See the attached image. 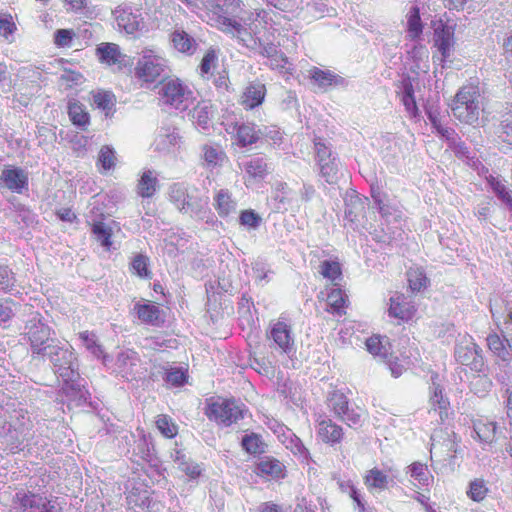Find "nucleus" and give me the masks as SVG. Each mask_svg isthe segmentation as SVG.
Listing matches in <instances>:
<instances>
[{
	"label": "nucleus",
	"instance_id": "5",
	"mask_svg": "<svg viewBox=\"0 0 512 512\" xmlns=\"http://www.w3.org/2000/svg\"><path fill=\"white\" fill-rule=\"evenodd\" d=\"M248 413L246 406L233 398L210 399L205 408V415L219 426L229 427L238 423Z\"/></svg>",
	"mask_w": 512,
	"mask_h": 512
},
{
	"label": "nucleus",
	"instance_id": "38",
	"mask_svg": "<svg viewBox=\"0 0 512 512\" xmlns=\"http://www.w3.org/2000/svg\"><path fill=\"white\" fill-rule=\"evenodd\" d=\"M157 188L158 179L154 171H144L137 184V194L143 198H150L156 193Z\"/></svg>",
	"mask_w": 512,
	"mask_h": 512
},
{
	"label": "nucleus",
	"instance_id": "35",
	"mask_svg": "<svg viewBox=\"0 0 512 512\" xmlns=\"http://www.w3.org/2000/svg\"><path fill=\"white\" fill-rule=\"evenodd\" d=\"M134 310L137 313L138 318L146 324L160 326L164 322L161 317V310L155 304H136Z\"/></svg>",
	"mask_w": 512,
	"mask_h": 512
},
{
	"label": "nucleus",
	"instance_id": "31",
	"mask_svg": "<svg viewBox=\"0 0 512 512\" xmlns=\"http://www.w3.org/2000/svg\"><path fill=\"white\" fill-rule=\"evenodd\" d=\"M255 472L260 476L284 478L286 470L284 464L278 459L272 456H264L257 462Z\"/></svg>",
	"mask_w": 512,
	"mask_h": 512
},
{
	"label": "nucleus",
	"instance_id": "18",
	"mask_svg": "<svg viewBox=\"0 0 512 512\" xmlns=\"http://www.w3.org/2000/svg\"><path fill=\"white\" fill-rule=\"evenodd\" d=\"M0 180L4 186L13 193L23 194L29 189V175L28 172L21 168L12 165L4 166Z\"/></svg>",
	"mask_w": 512,
	"mask_h": 512
},
{
	"label": "nucleus",
	"instance_id": "59",
	"mask_svg": "<svg viewBox=\"0 0 512 512\" xmlns=\"http://www.w3.org/2000/svg\"><path fill=\"white\" fill-rule=\"evenodd\" d=\"M136 447L134 449L135 453L140 456L141 459L145 461H151L154 451V446L150 439L142 434L136 442Z\"/></svg>",
	"mask_w": 512,
	"mask_h": 512
},
{
	"label": "nucleus",
	"instance_id": "12",
	"mask_svg": "<svg viewBox=\"0 0 512 512\" xmlns=\"http://www.w3.org/2000/svg\"><path fill=\"white\" fill-rule=\"evenodd\" d=\"M179 211L209 225H214L217 222L215 215L209 208L208 197L201 196L196 188L190 190L184 201V208L179 209Z\"/></svg>",
	"mask_w": 512,
	"mask_h": 512
},
{
	"label": "nucleus",
	"instance_id": "29",
	"mask_svg": "<svg viewBox=\"0 0 512 512\" xmlns=\"http://www.w3.org/2000/svg\"><path fill=\"white\" fill-rule=\"evenodd\" d=\"M240 167L253 180H263L271 169L267 159L262 156H254L243 161Z\"/></svg>",
	"mask_w": 512,
	"mask_h": 512
},
{
	"label": "nucleus",
	"instance_id": "10",
	"mask_svg": "<svg viewBox=\"0 0 512 512\" xmlns=\"http://www.w3.org/2000/svg\"><path fill=\"white\" fill-rule=\"evenodd\" d=\"M139 363L140 357L132 349L120 350L115 359L109 355H103V365L115 375L125 379L135 377Z\"/></svg>",
	"mask_w": 512,
	"mask_h": 512
},
{
	"label": "nucleus",
	"instance_id": "30",
	"mask_svg": "<svg viewBox=\"0 0 512 512\" xmlns=\"http://www.w3.org/2000/svg\"><path fill=\"white\" fill-rule=\"evenodd\" d=\"M202 166L209 171L221 167L227 159L226 153L218 145L205 144L201 147Z\"/></svg>",
	"mask_w": 512,
	"mask_h": 512
},
{
	"label": "nucleus",
	"instance_id": "33",
	"mask_svg": "<svg viewBox=\"0 0 512 512\" xmlns=\"http://www.w3.org/2000/svg\"><path fill=\"white\" fill-rule=\"evenodd\" d=\"M266 94V88L261 83H251L244 90L241 96L242 106L249 110L262 104Z\"/></svg>",
	"mask_w": 512,
	"mask_h": 512
},
{
	"label": "nucleus",
	"instance_id": "62",
	"mask_svg": "<svg viewBox=\"0 0 512 512\" xmlns=\"http://www.w3.org/2000/svg\"><path fill=\"white\" fill-rule=\"evenodd\" d=\"M148 257L138 254L131 262V270L141 278H151V271L148 269Z\"/></svg>",
	"mask_w": 512,
	"mask_h": 512
},
{
	"label": "nucleus",
	"instance_id": "21",
	"mask_svg": "<svg viewBox=\"0 0 512 512\" xmlns=\"http://www.w3.org/2000/svg\"><path fill=\"white\" fill-rule=\"evenodd\" d=\"M269 19V13L264 9H260L254 11L244 10V13L237 20L252 37H258L261 29L265 27Z\"/></svg>",
	"mask_w": 512,
	"mask_h": 512
},
{
	"label": "nucleus",
	"instance_id": "44",
	"mask_svg": "<svg viewBox=\"0 0 512 512\" xmlns=\"http://www.w3.org/2000/svg\"><path fill=\"white\" fill-rule=\"evenodd\" d=\"M320 175L328 184H334L338 179L339 160L338 158H329L326 161L317 163Z\"/></svg>",
	"mask_w": 512,
	"mask_h": 512
},
{
	"label": "nucleus",
	"instance_id": "23",
	"mask_svg": "<svg viewBox=\"0 0 512 512\" xmlns=\"http://www.w3.org/2000/svg\"><path fill=\"white\" fill-rule=\"evenodd\" d=\"M16 497L27 512H60V509L47 498L31 492H18Z\"/></svg>",
	"mask_w": 512,
	"mask_h": 512
},
{
	"label": "nucleus",
	"instance_id": "61",
	"mask_svg": "<svg viewBox=\"0 0 512 512\" xmlns=\"http://www.w3.org/2000/svg\"><path fill=\"white\" fill-rule=\"evenodd\" d=\"M364 211V205L358 196L352 197L350 202L346 203L345 218L350 222L359 221V216Z\"/></svg>",
	"mask_w": 512,
	"mask_h": 512
},
{
	"label": "nucleus",
	"instance_id": "17",
	"mask_svg": "<svg viewBox=\"0 0 512 512\" xmlns=\"http://www.w3.org/2000/svg\"><path fill=\"white\" fill-rule=\"evenodd\" d=\"M225 130L234 137L236 144L240 147L255 144L262 136H268L267 128L263 131L251 122L226 123Z\"/></svg>",
	"mask_w": 512,
	"mask_h": 512
},
{
	"label": "nucleus",
	"instance_id": "22",
	"mask_svg": "<svg viewBox=\"0 0 512 512\" xmlns=\"http://www.w3.org/2000/svg\"><path fill=\"white\" fill-rule=\"evenodd\" d=\"M96 55L100 63L107 66H125L126 55H124L119 45L110 42H102L96 47Z\"/></svg>",
	"mask_w": 512,
	"mask_h": 512
},
{
	"label": "nucleus",
	"instance_id": "47",
	"mask_svg": "<svg viewBox=\"0 0 512 512\" xmlns=\"http://www.w3.org/2000/svg\"><path fill=\"white\" fill-rule=\"evenodd\" d=\"M146 485L144 482H133V485L129 488V494L127 499L130 503H134L137 506H143L149 500V492L145 489Z\"/></svg>",
	"mask_w": 512,
	"mask_h": 512
},
{
	"label": "nucleus",
	"instance_id": "43",
	"mask_svg": "<svg viewBox=\"0 0 512 512\" xmlns=\"http://www.w3.org/2000/svg\"><path fill=\"white\" fill-rule=\"evenodd\" d=\"M240 226L247 231H256L262 225V217L253 209H245L240 211L238 218Z\"/></svg>",
	"mask_w": 512,
	"mask_h": 512
},
{
	"label": "nucleus",
	"instance_id": "13",
	"mask_svg": "<svg viewBox=\"0 0 512 512\" xmlns=\"http://www.w3.org/2000/svg\"><path fill=\"white\" fill-rule=\"evenodd\" d=\"M455 359L462 365L468 366L472 371L482 372L485 366L482 349L471 337L464 338L455 347Z\"/></svg>",
	"mask_w": 512,
	"mask_h": 512
},
{
	"label": "nucleus",
	"instance_id": "1",
	"mask_svg": "<svg viewBox=\"0 0 512 512\" xmlns=\"http://www.w3.org/2000/svg\"><path fill=\"white\" fill-rule=\"evenodd\" d=\"M39 356L50 360L55 373L63 381L61 390L69 400L78 404L86 402L89 393L84 386V379L79 375L78 363L70 344L51 340L45 353Z\"/></svg>",
	"mask_w": 512,
	"mask_h": 512
},
{
	"label": "nucleus",
	"instance_id": "50",
	"mask_svg": "<svg viewBox=\"0 0 512 512\" xmlns=\"http://www.w3.org/2000/svg\"><path fill=\"white\" fill-rule=\"evenodd\" d=\"M79 338L85 348L97 358L103 360V355H106L102 346L99 344L97 336L94 333L83 331L79 333Z\"/></svg>",
	"mask_w": 512,
	"mask_h": 512
},
{
	"label": "nucleus",
	"instance_id": "54",
	"mask_svg": "<svg viewBox=\"0 0 512 512\" xmlns=\"http://www.w3.org/2000/svg\"><path fill=\"white\" fill-rule=\"evenodd\" d=\"M218 63V55L214 49H209L204 54L199 69L200 75L203 78H208L213 75V70L217 66Z\"/></svg>",
	"mask_w": 512,
	"mask_h": 512
},
{
	"label": "nucleus",
	"instance_id": "64",
	"mask_svg": "<svg viewBox=\"0 0 512 512\" xmlns=\"http://www.w3.org/2000/svg\"><path fill=\"white\" fill-rule=\"evenodd\" d=\"M406 475L416 480H428L429 476L433 478L427 465L418 461L413 462L407 467Z\"/></svg>",
	"mask_w": 512,
	"mask_h": 512
},
{
	"label": "nucleus",
	"instance_id": "20",
	"mask_svg": "<svg viewBox=\"0 0 512 512\" xmlns=\"http://www.w3.org/2000/svg\"><path fill=\"white\" fill-rule=\"evenodd\" d=\"M182 144V137L178 128L172 126H162L158 129L154 146L160 152H174L179 149Z\"/></svg>",
	"mask_w": 512,
	"mask_h": 512
},
{
	"label": "nucleus",
	"instance_id": "58",
	"mask_svg": "<svg viewBox=\"0 0 512 512\" xmlns=\"http://www.w3.org/2000/svg\"><path fill=\"white\" fill-rule=\"evenodd\" d=\"M320 273L324 278L335 281L342 275L340 263L335 260H324L320 264Z\"/></svg>",
	"mask_w": 512,
	"mask_h": 512
},
{
	"label": "nucleus",
	"instance_id": "26",
	"mask_svg": "<svg viewBox=\"0 0 512 512\" xmlns=\"http://www.w3.org/2000/svg\"><path fill=\"white\" fill-rule=\"evenodd\" d=\"M434 43L440 53V62H445L451 55L454 47V32L451 27L441 25L434 32Z\"/></svg>",
	"mask_w": 512,
	"mask_h": 512
},
{
	"label": "nucleus",
	"instance_id": "7",
	"mask_svg": "<svg viewBox=\"0 0 512 512\" xmlns=\"http://www.w3.org/2000/svg\"><path fill=\"white\" fill-rule=\"evenodd\" d=\"M158 94L165 105L177 110H186L194 101V92L178 78L162 81Z\"/></svg>",
	"mask_w": 512,
	"mask_h": 512
},
{
	"label": "nucleus",
	"instance_id": "4",
	"mask_svg": "<svg viewBox=\"0 0 512 512\" xmlns=\"http://www.w3.org/2000/svg\"><path fill=\"white\" fill-rule=\"evenodd\" d=\"M480 98L481 95L477 86L467 85L462 87L451 105L454 117L465 124H477L482 111Z\"/></svg>",
	"mask_w": 512,
	"mask_h": 512
},
{
	"label": "nucleus",
	"instance_id": "39",
	"mask_svg": "<svg viewBox=\"0 0 512 512\" xmlns=\"http://www.w3.org/2000/svg\"><path fill=\"white\" fill-rule=\"evenodd\" d=\"M423 32V24L420 11L417 6H412L407 14V35L411 40L418 39Z\"/></svg>",
	"mask_w": 512,
	"mask_h": 512
},
{
	"label": "nucleus",
	"instance_id": "27",
	"mask_svg": "<svg viewBox=\"0 0 512 512\" xmlns=\"http://www.w3.org/2000/svg\"><path fill=\"white\" fill-rule=\"evenodd\" d=\"M316 422L318 426V435L323 442L335 444L342 440V427L334 423L328 416L319 415Z\"/></svg>",
	"mask_w": 512,
	"mask_h": 512
},
{
	"label": "nucleus",
	"instance_id": "15",
	"mask_svg": "<svg viewBox=\"0 0 512 512\" xmlns=\"http://www.w3.org/2000/svg\"><path fill=\"white\" fill-rule=\"evenodd\" d=\"M267 337L281 353L289 355L295 351L292 327L284 317L270 324Z\"/></svg>",
	"mask_w": 512,
	"mask_h": 512
},
{
	"label": "nucleus",
	"instance_id": "36",
	"mask_svg": "<svg viewBox=\"0 0 512 512\" xmlns=\"http://www.w3.org/2000/svg\"><path fill=\"white\" fill-rule=\"evenodd\" d=\"M496 435V423L485 419H479L473 423L471 436L481 443L491 444Z\"/></svg>",
	"mask_w": 512,
	"mask_h": 512
},
{
	"label": "nucleus",
	"instance_id": "56",
	"mask_svg": "<svg viewBox=\"0 0 512 512\" xmlns=\"http://www.w3.org/2000/svg\"><path fill=\"white\" fill-rule=\"evenodd\" d=\"M401 101L411 116L417 115L418 108L414 97V89L410 82H405L403 84Z\"/></svg>",
	"mask_w": 512,
	"mask_h": 512
},
{
	"label": "nucleus",
	"instance_id": "19",
	"mask_svg": "<svg viewBox=\"0 0 512 512\" xmlns=\"http://www.w3.org/2000/svg\"><path fill=\"white\" fill-rule=\"evenodd\" d=\"M215 211L222 219L233 218L238 209V200L228 188L214 190L213 203Z\"/></svg>",
	"mask_w": 512,
	"mask_h": 512
},
{
	"label": "nucleus",
	"instance_id": "8",
	"mask_svg": "<svg viewBox=\"0 0 512 512\" xmlns=\"http://www.w3.org/2000/svg\"><path fill=\"white\" fill-rule=\"evenodd\" d=\"M168 68V61L157 49L145 48L141 52L135 74L145 82H154Z\"/></svg>",
	"mask_w": 512,
	"mask_h": 512
},
{
	"label": "nucleus",
	"instance_id": "28",
	"mask_svg": "<svg viewBox=\"0 0 512 512\" xmlns=\"http://www.w3.org/2000/svg\"><path fill=\"white\" fill-rule=\"evenodd\" d=\"M244 35L238 40L243 46L259 52L262 56L270 59L274 57L281 50L278 49L277 45L272 42L264 40L262 37H252L248 32H242Z\"/></svg>",
	"mask_w": 512,
	"mask_h": 512
},
{
	"label": "nucleus",
	"instance_id": "48",
	"mask_svg": "<svg viewBox=\"0 0 512 512\" xmlns=\"http://www.w3.org/2000/svg\"><path fill=\"white\" fill-rule=\"evenodd\" d=\"M164 381L174 387H181L187 382V370L183 367H166Z\"/></svg>",
	"mask_w": 512,
	"mask_h": 512
},
{
	"label": "nucleus",
	"instance_id": "52",
	"mask_svg": "<svg viewBox=\"0 0 512 512\" xmlns=\"http://www.w3.org/2000/svg\"><path fill=\"white\" fill-rule=\"evenodd\" d=\"M487 180L497 197L501 199L510 210H512V196L507 190L505 184L499 178L492 175H490Z\"/></svg>",
	"mask_w": 512,
	"mask_h": 512
},
{
	"label": "nucleus",
	"instance_id": "45",
	"mask_svg": "<svg viewBox=\"0 0 512 512\" xmlns=\"http://www.w3.org/2000/svg\"><path fill=\"white\" fill-rule=\"evenodd\" d=\"M190 190L189 186L184 183H173L169 187V200L178 210L184 208V201L188 197Z\"/></svg>",
	"mask_w": 512,
	"mask_h": 512
},
{
	"label": "nucleus",
	"instance_id": "14",
	"mask_svg": "<svg viewBox=\"0 0 512 512\" xmlns=\"http://www.w3.org/2000/svg\"><path fill=\"white\" fill-rule=\"evenodd\" d=\"M429 414L438 415L439 423H443L449 416L450 402L444 394L439 375L432 373L429 386Z\"/></svg>",
	"mask_w": 512,
	"mask_h": 512
},
{
	"label": "nucleus",
	"instance_id": "42",
	"mask_svg": "<svg viewBox=\"0 0 512 512\" xmlns=\"http://www.w3.org/2000/svg\"><path fill=\"white\" fill-rule=\"evenodd\" d=\"M242 448L249 454H262L267 445L262 437L256 433H250L243 436L241 440Z\"/></svg>",
	"mask_w": 512,
	"mask_h": 512
},
{
	"label": "nucleus",
	"instance_id": "11",
	"mask_svg": "<svg viewBox=\"0 0 512 512\" xmlns=\"http://www.w3.org/2000/svg\"><path fill=\"white\" fill-rule=\"evenodd\" d=\"M431 457L453 464L452 460L458 453V440L453 431H437L431 436Z\"/></svg>",
	"mask_w": 512,
	"mask_h": 512
},
{
	"label": "nucleus",
	"instance_id": "16",
	"mask_svg": "<svg viewBox=\"0 0 512 512\" xmlns=\"http://www.w3.org/2000/svg\"><path fill=\"white\" fill-rule=\"evenodd\" d=\"M277 438L301 463L308 466V477H317L316 469L311 466L315 462L312 460L309 450L290 428L286 426V431L279 433Z\"/></svg>",
	"mask_w": 512,
	"mask_h": 512
},
{
	"label": "nucleus",
	"instance_id": "24",
	"mask_svg": "<svg viewBox=\"0 0 512 512\" xmlns=\"http://www.w3.org/2000/svg\"><path fill=\"white\" fill-rule=\"evenodd\" d=\"M115 20L120 29L127 34H134L142 23L141 14L133 12L131 7L119 6L114 11Z\"/></svg>",
	"mask_w": 512,
	"mask_h": 512
},
{
	"label": "nucleus",
	"instance_id": "63",
	"mask_svg": "<svg viewBox=\"0 0 512 512\" xmlns=\"http://www.w3.org/2000/svg\"><path fill=\"white\" fill-rule=\"evenodd\" d=\"M269 5L274 6L275 8L295 13L298 11H302L304 9L303 7V0H265Z\"/></svg>",
	"mask_w": 512,
	"mask_h": 512
},
{
	"label": "nucleus",
	"instance_id": "51",
	"mask_svg": "<svg viewBox=\"0 0 512 512\" xmlns=\"http://www.w3.org/2000/svg\"><path fill=\"white\" fill-rule=\"evenodd\" d=\"M366 347L369 353L374 356H379L386 359L389 354V347L387 346V340L380 336H372L367 339Z\"/></svg>",
	"mask_w": 512,
	"mask_h": 512
},
{
	"label": "nucleus",
	"instance_id": "60",
	"mask_svg": "<svg viewBox=\"0 0 512 512\" xmlns=\"http://www.w3.org/2000/svg\"><path fill=\"white\" fill-rule=\"evenodd\" d=\"M115 151L110 146H103L98 154L97 164L101 166L104 171L111 170L115 166Z\"/></svg>",
	"mask_w": 512,
	"mask_h": 512
},
{
	"label": "nucleus",
	"instance_id": "2",
	"mask_svg": "<svg viewBox=\"0 0 512 512\" xmlns=\"http://www.w3.org/2000/svg\"><path fill=\"white\" fill-rule=\"evenodd\" d=\"M492 319L501 332L487 336L489 350L503 362L512 358V300L507 297L495 296L490 299Z\"/></svg>",
	"mask_w": 512,
	"mask_h": 512
},
{
	"label": "nucleus",
	"instance_id": "32",
	"mask_svg": "<svg viewBox=\"0 0 512 512\" xmlns=\"http://www.w3.org/2000/svg\"><path fill=\"white\" fill-rule=\"evenodd\" d=\"M213 115L212 105L205 101L198 103L191 112L193 123L203 132L210 129Z\"/></svg>",
	"mask_w": 512,
	"mask_h": 512
},
{
	"label": "nucleus",
	"instance_id": "34",
	"mask_svg": "<svg viewBox=\"0 0 512 512\" xmlns=\"http://www.w3.org/2000/svg\"><path fill=\"white\" fill-rule=\"evenodd\" d=\"M310 78L322 88L328 86H344L346 84V80L333 73L330 70H322L318 67H313L310 71Z\"/></svg>",
	"mask_w": 512,
	"mask_h": 512
},
{
	"label": "nucleus",
	"instance_id": "46",
	"mask_svg": "<svg viewBox=\"0 0 512 512\" xmlns=\"http://www.w3.org/2000/svg\"><path fill=\"white\" fill-rule=\"evenodd\" d=\"M92 233L102 247H104L106 250L111 248L112 229L109 225L102 221L94 222L92 225Z\"/></svg>",
	"mask_w": 512,
	"mask_h": 512
},
{
	"label": "nucleus",
	"instance_id": "6",
	"mask_svg": "<svg viewBox=\"0 0 512 512\" xmlns=\"http://www.w3.org/2000/svg\"><path fill=\"white\" fill-rule=\"evenodd\" d=\"M327 406L334 417L349 427L362 426L365 419V410L349 402L348 397L341 390H333L327 396Z\"/></svg>",
	"mask_w": 512,
	"mask_h": 512
},
{
	"label": "nucleus",
	"instance_id": "37",
	"mask_svg": "<svg viewBox=\"0 0 512 512\" xmlns=\"http://www.w3.org/2000/svg\"><path fill=\"white\" fill-rule=\"evenodd\" d=\"M171 42L177 51L188 55L193 54L197 46L195 39L184 30H175L171 34Z\"/></svg>",
	"mask_w": 512,
	"mask_h": 512
},
{
	"label": "nucleus",
	"instance_id": "49",
	"mask_svg": "<svg viewBox=\"0 0 512 512\" xmlns=\"http://www.w3.org/2000/svg\"><path fill=\"white\" fill-rule=\"evenodd\" d=\"M371 196H372V199H373L375 205L377 206L379 213L381 214V216L383 218L386 219V221H390L391 217L396 218L397 216H399L398 210H396L395 208L390 206L385 201V196L380 191H376V190L372 189Z\"/></svg>",
	"mask_w": 512,
	"mask_h": 512
},
{
	"label": "nucleus",
	"instance_id": "53",
	"mask_svg": "<svg viewBox=\"0 0 512 512\" xmlns=\"http://www.w3.org/2000/svg\"><path fill=\"white\" fill-rule=\"evenodd\" d=\"M93 102L97 108L103 110L108 116L113 112L115 97L111 92L100 91L93 95Z\"/></svg>",
	"mask_w": 512,
	"mask_h": 512
},
{
	"label": "nucleus",
	"instance_id": "55",
	"mask_svg": "<svg viewBox=\"0 0 512 512\" xmlns=\"http://www.w3.org/2000/svg\"><path fill=\"white\" fill-rule=\"evenodd\" d=\"M17 26L11 14L0 15V36H2L8 43L14 41V33Z\"/></svg>",
	"mask_w": 512,
	"mask_h": 512
},
{
	"label": "nucleus",
	"instance_id": "3",
	"mask_svg": "<svg viewBox=\"0 0 512 512\" xmlns=\"http://www.w3.org/2000/svg\"><path fill=\"white\" fill-rule=\"evenodd\" d=\"M211 25L221 31L239 39L246 32L237 20L244 13V4L241 0H218V3L206 5Z\"/></svg>",
	"mask_w": 512,
	"mask_h": 512
},
{
	"label": "nucleus",
	"instance_id": "25",
	"mask_svg": "<svg viewBox=\"0 0 512 512\" xmlns=\"http://www.w3.org/2000/svg\"><path fill=\"white\" fill-rule=\"evenodd\" d=\"M415 313V307L403 294H395L389 299L388 315L401 321H409Z\"/></svg>",
	"mask_w": 512,
	"mask_h": 512
},
{
	"label": "nucleus",
	"instance_id": "9",
	"mask_svg": "<svg viewBox=\"0 0 512 512\" xmlns=\"http://www.w3.org/2000/svg\"><path fill=\"white\" fill-rule=\"evenodd\" d=\"M25 335L30 344L33 358L45 353L47 346L51 343L52 330L42 321V316L38 313H32L25 325Z\"/></svg>",
	"mask_w": 512,
	"mask_h": 512
},
{
	"label": "nucleus",
	"instance_id": "57",
	"mask_svg": "<svg viewBox=\"0 0 512 512\" xmlns=\"http://www.w3.org/2000/svg\"><path fill=\"white\" fill-rule=\"evenodd\" d=\"M314 148L317 163L326 161L329 158H337V154L332 151L331 144L322 138L314 139Z\"/></svg>",
	"mask_w": 512,
	"mask_h": 512
},
{
	"label": "nucleus",
	"instance_id": "40",
	"mask_svg": "<svg viewBox=\"0 0 512 512\" xmlns=\"http://www.w3.org/2000/svg\"><path fill=\"white\" fill-rule=\"evenodd\" d=\"M347 296L337 287H332L327 295L328 311L334 314L341 315L344 312Z\"/></svg>",
	"mask_w": 512,
	"mask_h": 512
},
{
	"label": "nucleus",
	"instance_id": "41",
	"mask_svg": "<svg viewBox=\"0 0 512 512\" xmlns=\"http://www.w3.org/2000/svg\"><path fill=\"white\" fill-rule=\"evenodd\" d=\"M68 115L72 123L79 128H84L89 124V114L85 107L77 101H70L68 104Z\"/></svg>",
	"mask_w": 512,
	"mask_h": 512
}]
</instances>
